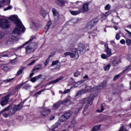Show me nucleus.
<instances>
[{
	"mask_svg": "<svg viewBox=\"0 0 131 131\" xmlns=\"http://www.w3.org/2000/svg\"><path fill=\"white\" fill-rule=\"evenodd\" d=\"M26 83V82H24L23 83L20 84L19 85H18L17 86H16V90H20V89H21V86H23V85H24V84Z\"/></svg>",
	"mask_w": 131,
	"mask_h": 131,
	"instance_id": "40",
	"label": "nucleus"
},
{
	"mask_svg": "<svg viewBox=\"0 0 131 131\" xmlns=\"http://www.w3.org/2000/svg\"><path fill=\"white\" fill-rule=\"evenodd\" d=\"M110 67H111V66L110 64H107L104 67V71H108L110 69Z\"/></svg>",
	"mask_w": 131,
	"mask_h": 131,
	"instance_id": "37",
	"label": "nucleus"
},
{
	"mask_svg": "<svg viewBox=\"0 0 131 131\" xmlns=\"http://www.w3.org/2000/svg\"><path fill=\"white\" fill-rule=\"evenodd\" d=\"M64 78L63 76H60L59 78H57L56 80H53L51 81L49 83H47L46 85V86H48V85H50V84H55V83H57L60 81V80H62Z\"/></svg>",
	"mask_w": 131,
	"mask_h": 131,
	"instance_id": "15",
	"label": "nucleus"
},
{
	"mask_svg": "<svg viewBox=\"0 0 131 131\" xmlns=\"http://www.w3.org/2000/svg\"><path fill=\"white\" fill-rule=\"evenodd\" d=\"M105 50L106 52L107 57H110V56H111V55H112V53L111 52V49L108 48V49H105Z\"/></svg>",
	"mask_w": 131,
	"mask_h": 131,
	"instance_id": "32",
	"label": "nucleus"
},
{
	"mask_svg": "<svg viewBox=\"0 0 131 131\" xmlns=\"http://www.w3.org/2000/svg\"><path fill=\"white\" fill-rule=\"evenodd\" d=\"M64 56H70L71 57V52H66L64 53Z\"/></svg>",
	"mask_w": 131,
	"mask_h": 131,
	"instance_id": "57",
	"label": "nucleus"
},
{
	"mask_svg": "<svg viewBox=\"0 0 131 131\" xmlns=\"http://www.w3.org/2000/svg\"><path fill=\"white\" fill-rule=\"evenodd\" d=\"M104 47L105 50H107V49H109V47H108V44H104Z\"/></svg>",
	"mask_w": 131,
	"mask_h": 131,
	"instance_id": "64",
	"label": "nucleus"
},
{
	"mask_svg": "<svg viewBox=\"0 0 131 131\" xmlns=\"http://www.w3.org/2000/svg\"><path fill=\"white\" fill-rule=\"evenodd\" d=\"M70 13L73 16H76V15H79L81 13V9H79L78 11H71Z\"/></svg>",
	"mask_w": 131,
	"mask_h": 131,
	"instance_id": "20",
	"label": "nucleus"
},
{
	"mask_svg": "<svg viewBox=\"0 0 131 131\" xmlns=\"http://www.w3.org/2000/svg\"><path fill=\"white\" fill-rule=\"evenodd\" d=\"M37 48V43L36 42L31 43L25 48L26 54H31L33 53Z\"/></svg>",
	"mask_w": 131,
	"mask_h": 131,
	"instance_id": "3",
	"label": "nucleus"
},
{
	"mask_svg": "<svg viewBox=\"0 0 131 131\" xmlns=\"http://www.w3.org/2000/svg\"><path fill=\"white\" fill-rule=\"evenodd\" d=\"M90 90H91V88H90V86H86L85 88V90H81V91H79L76 94L75 97H78L79 96H81V95H83V94H85V93H86V92H89V91H90Z\"/></svg>",
	"mask_w": 131,
	"mask_h": 131,
	"instance_id": "12",
	"label": "nucleus"
},
{
	"mask_svg": "<svg viewBox=\"0 0 131 131\" xmlns=\"http://www.w3.org/2000/svg\"><path fill=\"white\" fill-rule=\"evenodd\" d=\"M56 65V67L54 69H56L57 70H60V68H61V66L60 65V62L59 60L53 61L51 64V66H55Z\"/></svg>",
	"mask_w": 131,
	"mask_h": 131,
	"instance_id": "16",
	"label": "nucleus"
},
{
	"mask_svg": "<svg viewBox=\"0 0 131 131\" xmlns=\"http://www.w3.org/2000/svg\"><path fill=\"white\" fill-rule=\"evenodd\" d=\"M82 9L84 12H88L89 11V4L85 3L83 5Z\"/></svg>",
	"mask_w": 131,
	"mask_h": 131,
	"instance_id": "27",
	"label": "nucleus"
},
{
	"mask_svg": "<svg viewBox=\"0 0 131 131\" xmlns=\"http://www.w3.org/2000/svg\"><path fill=\"white\" fill-rule=\"evenodd\" d=\"M4 117H5V118H7V117L9 116V115L7 113H5L3 114Z\"/></svg>",
	"mask_w": 131,
	"mask_h": 131,
	"instance_id": "63",
	"label": "nucleus"
},
{
	"mask_svg": "<svg viewBox=\"0 0 131 131\" xmlns=\"http://www.w3.org/2000/svg\"><path fill=\"white\" fill-rule=\"evenodd\" d=\"M79 83H80V82H78V83H76L75 85H73V86L74 88H78V86H79Z\"/></svg>",
	"mask_w": 131,
	"mask_h": 131,
	"instance_id": "60",
	"label": "nucleus"
},
{
	"mask_svg": "<svg viewBox=\"0 0 131 131\" xmlns=\"http://www.w3.org/2000/svg\"><path fill=\"white\" fill-rule=\"evenodd\" d=\"M3 70L4 71H5V72H7V71H9V70H10V68H9V67L5 66L3 67Z\"/></svg>",
	"mask_w": 131,
	"mask_h": 131,
	"instance_id": "42",
	"label": "nucleus"
},
{
	"mask_svg": "<svg viewBox=\"0 0 131 131\" xmlns=\"http://www.w3.org/2000/svg\"><path fill=\"white\" fill-rule=\"evenodd\" d=\"M55 3L59 7H64L65 6V1L63 0H56Z\"/></svg>",
	"mask_w": 131,
	"mask_h": 131,
	"instance_id": "17",
	"label": "nucleus"
},
{
	"mask_svg": "<svg viewBox=\"0 0 131 131\" xmlns=\"http://www.w3.org/2000/svg\"><path fill=\"white\" fill-rule=\"evenodd\" d=\"M30 81H31L32 82H35L36 81V79L35 77L31 78L30 79Z\"/></svg>",
	"mask_w": 131,
	"mask_h": 131,
	"instance_id": "54",
	"label": "nucleus"
},
{
	"mask_svg": "<svg viewBox=\"0 0 131 131\" xmlns=\"http://www.w3.org/2000/svg\"><path fill=\"white\" fill-rule=\"evenodd\" d=\"M31 86V85H30V84H26L23 87V89H24V90H28V89H30Z\"/></svg>",
	"mask_w": 131,
	"mask_h": 131,
	"instance_id": "35",
	"label": "nucleus"
},
{
	"mask_svg": "<svg viewBox=\"0 0 131 131\" xmlns=\"http://www.w3.org/2000/svg\"><path fill=\"white\" fill-rule=\"evenodd\" d=\"M5 38V32L0 31V40L1 39H3V38Z\"/></svg>",
	"mask_w": 131,
	"mask_h": 131,
	"instance_id": "36",
	"label": "nucleus"
},
{
	"mask_svg": "<svg viewBox=\"0 0 131 131\" xmlns=\"http://www.w3.org/2000/svg\"><path fill=\"white\" fill-rule=\"evenodd\" d=\"M79 75H80V72L79 71H77L74 73V76L75 77H78Z\"/></svg>",
	"mask_w": 131,
	"mask_h": 131,
	"instance_id": "39",
	"label": "nucleus"
},
{
	"mask_svg": "<svg viewBox=\"0 0 131 131\" xmlns=\"http://www.w3.org/2000/svg\"><path fill=\"white\" fill-rule=\"evenodd\" d=\"M100 108H101V110L100 111V110H98L97 111V112L101 113V112H103V111H104V106H103V104H101V105Z\"/></svg>",
	"mask_w": 131,
	"mask_h": 131,
	"instance_id": "51",
	"label": "nucleus"
},
{
	"mask_svg": "<svg viewBox=\"0 0 131 131\" xmlns=\"http://www.w3.org/2000/svg\"><path fill=\"white\" fill-rule=\"evenodd\" d=\"M41 64H37L34 67L33 69L32 70L31 72H34L35 70H40V69H41Z\"/></svg>",
	"mask_w": 131,
	"mask_h": 131,
	"instance_id": "23",
	"label": "nucleus"
},
{
	"mask_svg": "<svg viewBox=\"0 0 131 131\" xmlns=\"http://www.w3.org/2000/svg\"><path fill=\"white\" fill-rule=\"evenodd\" d=\"M52 13L53 14V17L54 18V21L55 22H58L59 19H60V14H59V12L57 11V10L55 8L52 9Z\"/></svg>",
	"mask_w": 131,
	"mask_h": 131,
	"instance_id": "10",
	"label": "nucleus"
},
{
	"mask_svg": "<svg viewBox=\"0 0 131 131\" xmlns=\"http://www.w3.org/2000/svg\"><path fill=\"white\" fill-rule=\"evenodd\" d=\"M75 5H77V6H80L82 5H83V3L81 1H77L75 3Z\"/></svg>",
	"mask_w": 131,
	"mask_h": 131,
	"instance_id": "45",
	"label": "nucleus"
},
{
	"mask_svg": "<svg viewBox=\"0 0 131 131\" xmlns=\"http://www.w3.org/2000/svg\"><path fill=\"white\" fill-rule=\"evenodd\" d=\"M68 93H70V89H67L65 90L62 94L65 95V94H68Z\"/></svg>",
	"mask_w": 131,
	"mask_h": 131,
	"instance_id": "53",
	"label": "nucleus"
},
{
	"mask_svg": "<svg viewBox=\"0 0 131 131\" xmlns=\"http://www.w3.org/2000/svg\"><path fill=\"white\" fill-rule=\"evenodd\" d=\"M33 39H34V37L30 39L29 40H28V41L24 43L23 45L18 47V49H22V48H23V47H25V46H26V45H28V43H29V42H31V41H33Z\"/></svg>",
	"mask_w": 131,
	"mask_h": 131,
	"instance_id": "21",
	"label": "nucleus"
},
{
	"mask_svg": "<svg viewBox=\"0 0 131 131\" xmlns=\"http://www.w3.org/2000/svg\"><path fill=\"white\" fill-rule=\"evenodd\" d=\"M110 9H111V5L110 4H107L105 7V10L107 11L110 10Z\"/></svg>",
	"mask_w": 131,
	"mask_h": 131,
	"instance_id": "43",
	"label": "nucleus"
},
{
	"mask_svg": "<svg viewBox=\"0 0 131 131\" xmlns=\"http://www.w3.org/2000/svg\"><path fill=\"white\" fill-rule=\"evenodd\" d=\"M46 11H45V10L43 9H41L40 11V15H41V16H42V17H45V16H46Z\"/></svg>",
	"mask_w": 131,
	"mask_h": 131,
	"instance_id": "33",
	"label": "nucleus"
},
{
	"mask_svg": "<svg viewBox=\"0 0 131 131\" xmlns=\"http://www.w3.org/2000/svg\"><path fill=\"white\" fill-rule=\"evenodd\" d=\"M100 127H101V125H95L93 127L92 131H98L100 130Z\"/></svg>",
	"mask_w": 131,
	"mask_h": 131,
	"instance_id": "29",
	"label": "nucleus"
},
{
	"mask_svg": "<svg viewBox=\"0 0 131 131\" xmlns=\"http://www.w3.org/2000/svg\"><path fill=\"white\" fill-rule=\"evenodd\" d=\"M78 50L81 55H83L85 53V48H84V44L80 43L79 44Z\"/></svg>",
	"mask_w": 131,
	"mask_h": 131,
	"instance_id": "13",
	"label": "nucleus"
},
{
	"mask_svg": "<svg viewBox=\"0 0 131 131\" xmlns=\"http://www.w3.org/2000/svg\"><path fill=\"white\" fill-rule=\"evenodd\" d=\"M119 63H120V59H119V58H116L114 59L112 62V64L114 66H117Z\"/></svg>",
	"mask_w": 131,
	"mask_h": 131,
	"instance_id": "19",
	"label": "nucleus"
},
{
	"mask_svg": "<svg viewBox=\"0 0 131 131\" xmlns=\"http://www.w3.org/2000/svg\"><path fill=\"white\" fill-rule=\"evenodd\" d=\"M9 19L11 21H13L16 24V27L13 30L10 38L11 39H16L17 36L20 34L22 32L25 31V27L22 24L21 20L18 18V16L16 15H12L10 16Z\"/></svg>",
	"mask_w": 131,
	"mask_h": 131,
	"instance_id": "1",
	"label": "nucleus"
},
{
	"mask_svg": "<svg viewBox=\"0 0 131 131\" xmlns=\"http://www.w3.org/2000/svg\"><path fill=\"white\" fill-rule=\"evenodd\" d=\"M120 43H121V45H125V40L124 39H121L120 41Z\"/></svg>",
	"mask_w": 131,
	"mask_h": 131,
	"instance_id": "59",
	"label": "nucleus"
},
{
	"mask_svg": "<svg viewBox=\"0 0 131 131\" xmlns=\"http://www.w3.org/2000/svg\"><path fill=\"white\" fill-rule=\"evenodd\" d=\"M120 38V36L119 34H117L116 36V39H117V40H119Z\"/></svg>",
	"mask_w": 131,
	"mask_h": 131,
	"instance_id": "61",
	"label": "nucleus"
},
{
	"mask_svg": "<svg viewBox=\"0 0 131 131\" xmlns=\"http://www.w3.org/2000/svg\"><path fill=\"white\" fill-rule=\"evenodd\" d=\"M126 43L127 46H130L131 45V39H128L126 40Z\"/></svg>",
	"mask_w": 131,
	"mask_h": 131,
	"instance_id": "49",
	"label": "nucleus"
},
{
	"mask_svg": "<svg viewBox=\"0 0 131 131\" xmlns=\"http://www.w3.org/2000/svg\"><path fill=\"white\" fill-rule=\"evenodd\" d=\"M61 102L62 105H66L67 103H69L70 104H73V100H72L71 97L66 98L63 101H61Z\"/></svg>",
	"mask_w": 131,
	"mask_h": 131,
	"instance_id": "14",
	"label": "nucleus"
},
{
	"mask_svg": "<svg viewBox=\"0 0 131 131\" xmlns=\"http://www.w3.org/2000/svg\"><path fill=\"white\" fill-rule=\"evenodd\" d=\"M94 100V95H91L88 98H84L81 100H80L79 103L78 104V108H79V110L82 109L83 107V104H86V105L84 108V111H86L89 108V107L91 106V105L93 104V101Z\"/></svg>",
	"mask_w": 131,
	"mask_h": 131,
	"instance_id": "2",
	"label": "nucleus"
},
{
	"mask_svg": "<svg viewBox=\"0 0 131 131\" xmlns=\"http://www.w3.org/2000/svg\"><path fill=\"white\" fill-rule=\"evenodd\" d=\"M51 25H52V21H48L47 25L45 27V29L49 30V29H50V27H51Z\"/></svg>",
	"mask_w": 131,
	"mask_h": 131,
	"instance_id": "31",
	"label": "nucleus"
},
{
	"mask_svg": "<svg viewBox=\"0 0 131 131\" xmlns=\"http://www.w3.org/2000/svg\"><path fill=\"white\" fill-rule=\"evenodd\" d=\"M72 114H73V112L71 111V112H69L64 113V115L67 120V119H69V118L70 117H71V116H72Z\"/></svg>",
	"mask_w": 131,
	"mask_h": 131,
	"instance_id": "24",
	"label": "nucleus"
},
{
	"mask_svg": "<svg viewBox=\"0 0 131 131\" xmlns=\"http://www.w3.org/2000/svg\"><path fill=\"white\" fill-rule=\"evenodd\" d=\"M98 22H99V20H98V19H95L91 20L88 24L87 29H88V30L92 29V28H93V27H94V26H95V25H96Z\"/></svg>",
	"mask_w": 131,
	"mask_h": 131,
	"instance_id": "8",
	"label": "nucleus"
},
{
	"mask_svg": "<svg viewBox=\"0 0 131 131\" xmlns=\"http://www.w3.org/2000/svg\"><path fill=\"white\" fill-rule=\"evenodd\" d=\"M75 124H76V122L75 121V120H73L71 122L70 126L72 127H74V126H75Z\"/></svg>",
	"mask_w": 131,
	"mask_h": 131,
	"instance_id": "38",
	"label": "nucleus"
},
{
	"mask_svg": "<svg viewBox=\"0 0 131 131\" xmlns=\"http://www.w3.org/2000/svg\"><path fill=\"white\" fill-rule=\"evenodd\" d=\"M26 68L25 67H23L21 68H20L17 72L16 73V76H19V75H20V74H22L23 73V71H24V69Z\"/></svg>",
	"mask_w": 131,
	"mask_h": 131,
	"instance_id": "25",
	"label": "nucleus"
},
{
	"mask_svg": "<svg viewBox=\"0 0 131 131\" xmlns=\"http://www.w3.org/2000/svg\"><path fill=\"white\" fill-rule=\"evenodd\" d=\"M125 31H126V32H127V34H128V37L129 38H131V32L130 31L126 30V29H125Z\"/></svg>",
	"mask_w": 131,
	"mask_h": 131,
	"instance_id": "46",
	"label": "nucleus"
},
{
	"mask_svg": "<svg viewBox=\"0 0 131 131\" xmlns=\"http://www.w3.org/2000/svg\"><path fill=\"white\" fill-rule=\"evenodd\" d=\"M12 108V105H9L7 107H5L3 110L0 112V115L3 114L5 111H9Z\"/></svg>",
	"mask_w": 131,
	"mask_h": 131,
	"instance_id": "26",
	"label": "nucleus"
},
{
	"mask_svg": "<svg viewBox=\"0 0 131 131\" xmlns=\"http://www.w3.org/2000/svg\"><path fill=\"white\" fill-rule=\"evenodd\" d=\"M10 23L5 18H0V28L1 29H8L10 28Z\"/></svg>",
	"mask_w": 131,
	"mask_h": 131,
	"instance_id": "4",
	"label": "nucleus"
},
{
	"mask_svg": "<svg viewBox=\"0 0 131 131\" xmlns=\"http://www.w3.org/2000/svg\"><path fill=\"white\" fill-rule=\"evenodd\" d=\"M22 107H23V103H19L17 105H14L11 110L9 112V115H14L16 113V111H20L21 109H22Z\"/></svg>",
	"mask_w": 131,
	"mask_h": 131,
	"instance_id": "5",
	"label": "nucleus"
},
{
	"mask_svg": "<svg viewBox=\"0 0 131 131\" xmlns=\"http://www.w3.org/2000/svg\"><path fill=\"white\" fill-rule=\"evenodd\" d=\"M55 54V52L51 53V54L49 56L48 59L50 60V59H51V58H52V57H53Z\"/></svg>",
	"mask_w": 131,
	"mask_h": 131,
	"instance_id": "58",
	"label": "nucleus"
},
{
	"mask_svg": "<svg viewBox=\"0 0 131 131\" xmlns=\"http://www.w3.org/2000/svg\"><path fill=\"white\" fill-rule=\"evenodd\" d=\"M110 14H111V11L106 12L104 14V19H106V17H108Z\"/></svg>",
	"mask_w": 131,
	"mask_h": 131,
	"instance_id": "48",
	"label": "nucleus"
},
{
	"mask_svg": "<svg viewBox=\"0 0 131 131\" xmlns=\"http://www.w3.org/2000/svg\"><path fill=\"white\" fill-rule=\"evenodd\" d=\"M71 58H75V59H78L79 58V54L77 52V49H74L71 52Z\"/></svg>",
	"mask_w": 131,
	"mask_h": 131,
	"instance_id": "11",
	"label": "nucleus"
},
{
	"mask_svg": "<svg viewBox=\"0 0 131 131\" xmlns=\"http://www.w3.org/2000/svg\"><path fill=\"white\" fill-rule=\"evenodd\" d=\"M101 58L103 59H107V58L108 57V55L105 54H103L101 55Z\"/></svg>",
	"mask_w": 131,
	"mask_h": 131,
	"instance_id": "47",
	"label": "nucleus"
},
{
	"mask_svg": "<svg viewBox=\"0 0 131 131\" xmlns=\"http://www.w3.org/2000/svg\"><path fill=\"white\" fill-rule=\"evenodd\" d=\"M106 86H107V81H104L100 85L95 86L93 88V90L96 91L98 90V91H100V90H103V89H104V88H106Z\"/></svg>",
	"mask_w": 131,
	"mask_h": 131,
	"instance_id": "9",
	"label": "nucleus"
},
{
	"mask_svg": "<svg viewBox=\"0 0 131 131\" xmlns=\"http://www.w3.org/2000/svg\"><path fill=\"white\" fill-rule=\"evenodd\" d=\"M38 60V59H36L35 60H32L28 64V66H31V65H33L35 62L37 61Z\"/></svg>",
	"mask_w": 131,
	"mask_h": 131,
	"instance_id": "34",
	"label": "nucleus"
},
{
	"mask_svg": "<svg viewBox=\"0 0 131 131\" xmlns=\"http://www.w3.org/2000/svg\"><path fill=\"white\" fill-rule=\"evenodd\" d=\"M51 90V88H48V89L45 88L44 90H42L36 93L35 94V96H36V97H38V96L39 95H40V94H41V93H42V92H45V91H47V90Z\"/></svg>",
	"mask_w": 131,
	"mask_h": 131,
	"instance_id": "30",
	"label": "nucleus"
},
{
	"mask_svg": "<svg viewBox=\"0 0 131 131\" xmlns=\"http://www.w3.org/2000/svg\"><path fill=\"white\" fill-rule=\"evenodd\" d=\"M127 59L128 60H129L130 62H131V56L130 55L127 56Z\"/></svg>",
	"mask_w": 131,
	"mask_h": 131,
	"instance_id": "62",
	"label": "nucleus"
},
{
	"mask_svg": "<svg viewBox=\"0 0 131 131\" xmlns=\"http://www.w3.org/2000/svg\"><path fill=\"white\" fill-rule=\"evenodd\" d=\"M62 102L61 101H58V102L55 103L53 105V109H54L55 110H56V109H58V108H59V107H60V106H61V105H62Z\"/></svg>",
	"mask_w": 131,
	"mask_h": 131,
	"instance_id": "22",
	"label": "nucleus"
},
{
	"mask_svg": "<svg viewBox=\"0 0 131 131\" xmlns=\"http://www.w3.org/2000/svg\"><path fill=\"white\" fill-rule=\"evenodd\" d=\"M42 75L40 74L38 76H35L36 80H38V79H42Z\"/></svg>",
	"mask_w": 131,
	"mask_h": 131,
	"instance_id": "41",
	"label": "nucleus"
},
{
	"mask_svg": "<svg viewBox=\"0 0 131 131\" xmlns=\"http://www.w3.org/2000/svg\"><path fill=\"white\" fill-rule=\"evenodd\" d=\"M6 0H3L2 1L0 2V9L1 8H3V6H4V4L6 3Z\"/></svg>",
	"mask_w": 131,
	"mask_h": 131,
	"instance_id": "50",
	"label": "nucleus"
},
{
	"mask_svg": "<svg viewBox=\"0 0 131 131\" xmlns=\"http://www.w3.org/2000/svg\"><path fill=\"white\" fill-rule=\"evenodd\" d=\"M67 120V119L66 118V117H65V115H62L59 117V121L60 122H64Z\"/></svg>",
	"mask_w": 131,
	"mask_h": 131,
	"instance_id": "28",
	"label": "nucleus"
},
{
	"mask_svg": "<svg viewBox=\"0 0 131 131\" xmlns=\"http://www.w3.org/2000/svg\"><path fill=\"white\" fill-rule=\"evenodd\" d=\"M50 112H51V110L46 107H41L39 110V113L41 117H46L48 116Z\"/></svg>",
	"mask_w": 131,
	"mask_h": 131,
	"instance_id": "6",
	"label": "nucleus"
},
{
	"mask_svg": "<svg viewBox=\"0 0 131 131\" xmlns=\"http://www.w3.org/2000/svg\"><path fill=\"white\" fill-rule=\"evenodd\" d=\"M120 76V74L117 75L115 76L114 78V80H116V79H118V78H119V77Z\"/></svg>",
	"mask_w": 131,
	"mask_h": 131,
	"instance_id": "56",
	"label": "nucleus"
},
{
	"mask_svg": "<svg viewBox=\"0 0 131 131\" xmlns=\"http://www.w3.org/2000/svg\"><path fill=\"white\" fill-rule=\"evenodd\" d=\"M13 79H14V78H12L11 79H6L4 80V82H5V83H8V82H11V81H12V80H13Z\"/></svg>",
	"mask_w": 131,
	"mask_h": 131,
	"instance_id": "44",
	"label": "nucleus"
},
{
	"mask_svg": "<svg viewBox=\"0 0 131 131\" xmlns=\"http://www.w3.org/2000/svg\"><path fill=\"white\" fill-rule=\"evenodd\" d=\"M50 61V59L49 58H48L46 61L44 62V65L45 66H47V65H48L49 64V62Z\"/></svg>",
	"mask_w": 131,
	"mask_h": 131,
	"instance_id": "55",
	"label": "nucleus"
},
{
	"mask_svg": "<svg viewBox=\"0 0 131 131\" xmlns=\"http://www.w3.org/2000/svg\"><path fill=\"white\" fill-rule=\"evenodd\" d=\"M7 2V5H8V6L5 8H4V11H8L9 10H12L13 9V6L11 5H10V4H11V0H7L6 1V3Z\"/></svg>",
	"mask_w": 131,
	"mask_h": 131,
	"instance_id": "18",
	"label": "nucleus"
},
{
	"mask_svg": "<svg viewBox=\"0 0 131 131\" xmlns=\"http://www.w3.org/2000/svg\"><path fill=\"white\" fill-rule=\"evenodd\" d=\"M10 94L7 95L6 96L2 97L0 101V104L2 106H6L7 104L9 102V100H10Z\"/></svg>",
	"mask_w": 131,
	"mask_h": 131,
	"instance_id": "7",
	"label": "nucleus"
},
{
	"mask_svg": "<svg viewBox=\"0 0 131 131\" xmlns=\"http://www.w3.org/2000/svg\"><path fill=\"white\" fill-rule=\"evenodd\" d=\"M58 126H59V123H56L54 125L52 126V128L55 129V128H57Z\"/></svg>",
	"mask_w": 131,
	"mask_h": 131,
	"instance_id": "52",
	"label": "nucleus"
}]
</instances>
